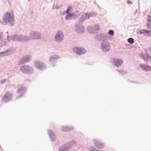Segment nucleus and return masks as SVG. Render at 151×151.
Wrapping results in <instances>:
<instances>
[{"mask_svg":"<svg viewBox=\"0 0 151 151\" xmlns=\"http://www.w3.org/2000/svg\"><path fill=\"white\" fill-rule=\"evenodd\" d=\"M89 151H97V150L95 148L91 147L89 149Z\"/></svg>","mask_w":151,"mask_h":151,"instance_id":"36","label":"nucleus"},{"mask_svg":"<svg viewBox=\"0 0 151 151\" xmlns=\"http://www.w3.org/2000/svg\"><path fill=\"white\" fill-rule=\"evenodd\" d=\"M111 46L109 43L107 41L102 42L101 44V49L104 52L109 51L111 49Z\"/></svg>","mask_w":151,"mask_h":151,"instance_id":"3","label":"nucleus"},{"mask_svg":"<svg viewBox=\"0 0 151 151\" xmlns=\"http://www.w3.org/2000/svg\"><path fill=\"white\" fill-rule=\"evenodd\" d=\"M150 31H151V30H150Z\"/></svg>","mask_w":151,"mask_h":151,"instance_id":"45","label":"nucleus"},{"mask_svg":"<svg viewBox=\"0 0 151 151\" xmlns=\"http://www.w3.org/2000/svg\"><path fill=\"white\" fill-rule=\"evenodd\" d=\"M2 22L4 25L9 24L11 26H13L15 22L14 14L12 12H6L3 17Z\"/></svg>","mask_w":151,"mask_h":151,"instance_id":"1","label":"nucleus"},{"mask_svg":"<svg viewBox=\"0 0 151 151\" xmlns=\"http://www.w3.org/2000/svg\"><path fill=\"white\" fill-rule=\"evenodd\" d=\"M9 35H8L7 36V40L8 41H10V40L9 39Z\"/></svg>","mask_w":151,"mask_h":151,"instance_id":"40","label":"nucleus"},{"mask_svg":"<svg viewBox=\"0 0 151 151\" xmlns=\"http://www.w3.org/2000/svg\"><path fill=\"white\" fill-rule=\"evenodd\" d=\"M73 14H72L70 13H67L65 17V19L66 20H68L69 19L73 17Z\"/></svg>","mask_w":151,"mask_h":151,"instance_id":"28","label":"nucleus"},{"mask_svg":"<svg viewBox=\"0 0 151 151\" xmlns=\"http://www.w3.org/2000/svg\"><path fill=\"white\" fill-rule=\"evenodd\" d=\"M12 53V52L10 51L9 50H7L5 52H0V57L10 55Z\"/></svg>","mask_w":151,"mask_h":151,"instance_id":"23","label":"nucleus"},{"mask_svg":"<svg viewBox=\"0 0 151 151\" xmlns=\"http://www.w3.org/2000/svg\"><path fill=\"white\" fill-rule=\"evenodd\" d=\"M108 34L110 35L111 36H113L114 35V31L112 30H110L108 32Z\"/></svg>","mask_w":151,"mask_h":151,"instance_id":"32","label":"nucleus"},{"mask_svg":"<svg viewBox=\"0 0 151 151\" xmlns=\"http://www.w3.org/2000/svg\"><path fill=\"white\" fill-rule=\"evenodd\" d=\"M70 6H69L68 7V8L67 9L66 12V13L67 14L70 13L69 12L70 11Z\"/></svg>","mask_w":151,"mask_h":151,"instance_id":"37","label":"nucleus"},{"mask_svg":"<svg viewBox=\"0 0 151 151\" xmlns=\"http://www.w3.org/2000/svg\"><path fill=\"white\" fill-rule=\"evenodd\" d=\"M139 32L141 34H144L146 33L148 35H150L151 34V31L150 30H148L145 29L141 30Z\"/></svg>","mask_w":151,"mask_h":151,"instance_id":"26","label":"nucleus"},{"mask_svg":"<svg viewBox=\"0 0 151 151\" xmlns=\"http://www.w3.org/2000/svg\"><path fill=\"white\" fill-rule=\"evenodd\" d=\"M103 41L104 42V40H108L109 38V37L108 34H103Z\"/></svg>","mask_w":151,"mask_h":151,"instance_id":"27","label":"nucleus"},{"mask_svg":"<svg viewBox=\"0 0 151 151\" xmlns=\"http://www.w3.org/2000/svg\"><path fill=\"white\" fill-rule=\"evenodd\" d=\"M12 97V94L11 93L8 91L3 96L2 99L4 102L6 103L11 100Z\"/></svg>","mask_w":151,"mask_h":151,"instance_id":"9","label":"nucleus"},{"mask_svg":"<svg viewBox=\"0 0 151 151\" xmlns=\"http://www.w3.org/2000/svg\"><path fill=\"white\" fill-rule=\"evenodd\" d=\"M19 35H12L10 38L13 41H19Z\"/></svg>","mask_w":151,"mask_h":151,"instance_id":"22","label":"nucleus"},{"mask_svg":"<svg viewBox=\"0 0 151 151\" xmlns=\"http://www.w3.org/2000/svg\"><path fill=\"white\" fill-rule=\"evenodd\" d=\"M147 58L148 59V60L151 61V56L150 55H147Z\"/></svg>","mask_w":151,"mask_h":151,"instance_id":"38","label":"nucleus"},{"mask_svg":"<svg viewBox=\"0 0 151 151\" xmlns=\"http://www.w3.org/2000/svg\"><path fill=\"white\" fill-rule=\"evenodd\" d=\"M88 31L91 33H94L96 31L93 26H89L87 28Z\"/></svg>","mask_w":151,"mask_h":151,"instance_id":"25","label":"nucleus"},{"mask_svg":"<svg viewBox=\"0 0 151 151\" xmlns=\"http://www.w3.org/2000/svg\"><path fill=\"white\" fill-rule=\"evenodd\" d=\"M93 27L95 30L96 32L99 30V27L98 25H95L94 26H93Z\"/></svg>","mask_w":151,"mask_h":151,"instance_id":"33","label":"nucleus"},{"mask_svg":"<svg viewBox=\"0 0 151 151\" xmlns=\"http://www.w3.org/2000/svg\"><path fill=\"white\" fill-rule=\"evenodd\" d=\"M48 134L50 137V138L51 140L54 141L55 139V134L53 132L51 129H49L48 132Z\"/></svg>","mask_w":151,"mask_h":151,"instance_id":"18","label":"nucleus"},{"mask_svg":"<svg viewBox=\"0 0 151 151\" xmlns=\"http://www.w3.org/2000/svg\"><path fill=\"white\" fill-rule=\"evenodd\" d=\"M7 81V79H2L0 81V83L1 84H2L5 83Z\"/></svg>","mask_w":151,"mask_h":151,"instance_id":"34","label":"nucleus"},{"mask_svg":"<svg viewBox=\"0 0 151 151\" xmlns=\"http://www.w3.org/2000/svg\"><path fill=\"white\" fill-rule=\"evenodd\" d=\"M64 38V35L63 32L58 31L55 35V40L56 42L59 43L62 42Z\"/></svg>","mask_w":151,"mask_h":151,"instance_id":"4","label":"nucleus"},{"mask_svg":"<svg viewBox=\"0 0 151 151\" xmlns=\"http://www.w3.org/2000/svg\"><path fill=\"white\" fill-rule=\"evenodd\" d=\"M28 1H30V0H28Z\"/></svg>","mask_w":151,"mask_h":151,"instance_id":"44","label":"nucleus"},{"mask_svg":"<svg viewBox=\"0 0 151 151\" xmlns=\"http://www.w3.org/2000/svg\"><path fill=\"white\" fill-rule=\"evenodd\" d=\"M95 146L99 149H102L104 147V144L100 142L98 140L96 139H94L93 140Z\"/></svg>","mask_w":151,"mask_h":151,"instance_id":"14","label":"nucleus"},{"mask_svg":"<svg viewBox=\"0 0 151 151\" xmlns=\"http://www.w3.org/2000/svg\"><path fill=\"white\" fill-rule=\"evenodd\" d=\"M147 20L148 21L147 26L148 28L149 29L151 26V16L150 15H148Z\"/></svg>","mask_w":151,"mask_h":151,"instance_id":"24","label":"nucleus"},{"mask_svg":"<svg viewBox=\"0 0 151 151\" xmlns=\"http://www.w3.org/2000/svg\"><path fill=\"white\" fill-rule=\"evenodd\" d=\"M89 18V17L88 16V13H86L83 14L81 15L79 18V21L81 22L84 21L85 19H87Z\"/></svg>","mask_w":151,"mask_h":151,"instance_id":"20","label":"nucleus"},{"mask_svg":"<svg viewBox=\"0 0 151 151\" xmlns=\"http://www.w3.org/2000/svg\"><path fill=\"white\" fill-rule=\"evenodd\" d=\"M34 65L38 69L43 70L46 69L45 64L43 62L39 61H36L34 62Z\"/></svg>","mask_w":151,"mask_h":151,"instance_id":"7","label":"nucleus"},{"mask_svg":"<svg viewBox=\"0 0 151 151\" xmlns=\"http://www.w3.org/2000/svg\"><path fill=\"white\" fill-rule=\"evenodd\" d=\"M26 89L24 87L22 86L18 88L17 91V92L19 95L17 97V98H19L22 96L25 93Z\"/></svg>","mask_w":151,"mask_h":151,"instance_id":"10","label":"nucleus"},{"mask_svg":"<svg viewBox=\"0 0 151 151\" xmlns=\"http://www.w3.org/2000/svg\"><path fill=\"white\" fill-rule=\"evenodd\" d=\"M74 143V141L73 140L67 144L64 145L60 148L59 151H68L70 147L72 146V145Z\"/></svg>","mask_w":151,"mask_h":151,"instance_id":"8","label":"nucleus"},{"mask_svg":"<svg viewBox=\"0 0 151 151\" xmlns=\"http://www.w3.org/2000/svg\"><path fill=\"white\" fill-rule=\"evenodd\" d=\"M32 58V56L29 55H27L25 56L21 59L20 61L21 64H24L29 61Z\"/></svg>","mask_w":151,"mask_h":151,"instance_id":"15","label":"nucleus"},{"mask_svg":"<svg viewBox=\"0 0 151 151\" xmlns=\"http://www.w3.org/2000/svg\"><path fill=\"white\" fill-rule=\"evenodd\" d=\"M20 70L23 73L27 74H31L34 71L33 68L29 65L21 66L20 67Z\"/></svg>","mask_w":151,"mask_h":151,"instance_id":"2","label":"nucleus"},{"mask_svg":"<svg viewBox=\"0 0 151 151\" xmlns=\"http://www.w3.org/2000/svg\"><path fill=\"white\" fill-rule=\"evenodd\" d=\"M140 55L141 56V57H142V58L144 59V56L143 55H142L141 54V55Z\"/></svg>","mask_w":151,"mask_h":151,"instance_id":"41","label":"nucleus"},{"mask_svg":"<svg viewBox=\"0 0 151 151\" xmlns=\"http://www.w3.org/2000/svg\"><path fill=\"white\" fill-rule=\"evenodd\" d=\"M19 42H27L30 40L29 37H27L24 35H19Z\"/></svg>","mask_w":151,"mask_h":151,"instance_id":"17","label":"nucleus"},{"mask_svg":"<svg viewBox=\"0 0 151 151\" xmlns=\"http://www.w3.org/2000/svg\"><path fill=\"white\" fill-rule=\"evenodd\" d=\"M60 58V56L57 55H52L49 59V63L52 65L53 67H54L56 65V62Z\"/></svg>","mask_w":151,"mask_h":151,"instance_id":"6","label":"nucleus"},{"mask_svg":"<svg viewBox=\"0 0 151 151\" xmlns=\"http://www.w3.org/2000/svg\"><path fill=\"white\" fill-rule=\"evenodd\" d=\"M0 40L1 41L3 40V34L1 32H0Z\"/></svg>","mask_w":151,"mask_h":151,"instance_id":"35","label":"nucleus"},{"mask_svg":"<svg viewBox=\"0 0 151 151\" xmlns=\"http://www.w3.org/2000/svg\"><path fill=\"white\" fill-rule=\"evenodd\" d=\"M72 50L75 53L78 55L85 54L86 52V49L81 47H74Z\"/></svg>","mask_w":151,"mask_h":151,"instance_id":"5","label":"nucleus"},{"mask_svg":"<svg viewBox=\"0 0 151 151\" xmlns=\"http://www.w3.org/2000/svg\"><path fill=\"white\" fill-rule=\"evenodd\" d=\"M65 13H66V12H63V15H64V14Z\"/></svg>","mask_w":151,"mask_h":151,"instance_id":"42","label":"nucleus"},{"mask_svg":"<svg viewBox=\"0 0 151 151\" xmlns=\"http://www.w3.org/2000/svg\"><path fill=\"white\" fill-rule=\"evenodd\" d=\"M127 41L130 44H132L134 42V40L133 38H129L128 39Z\"/></svg>","mask_w":151,"mask_h":151,"instance_id":"31","label":"nucleus"},{"mask_svg":"<svg viewBox=\"0 0 151 151\" xmlns=\"http://www.w3.org/2000/svg\"><path fill=\"white\" fill-rule=\"evenodd\" d=\"M103 34H99L97 35H96L94 37V38L97 41H103Z\"/></svg>","mask_w":151,"mask_h":151,"instance_id":"21","label":"nucleus"},{"mask_svg":"<svg viewBox=\"0 0 151 151\" xmlns=\"http://www.w3.org/2000/svg\"><path fill=\"white\" fill-rule=\"evenodd\" d=\"M6 33H8V32H7Z\"/></svg>","mask_w":151,"mask_h":151,"instance_id":"43","label":"nucleus"},{"mask_svg":"<svg viewBox=\"0 0 151 151\" xmlns=\"http://www.w3.org/2000/svg\"><path fill=\"white\" fill-rule=\"evenodd\" d=\"M139 66L144 71L147 72L150 71L151 70V67L145 64H140Z\"/></svg>","mask_w":151,"mask_h":151,"instance_id":"16","label":"nucleus"},{"mask_svg":"<svg viewBox=\"0 0 151 151\" xmlns=\"http://www.w3.org/2000/svg\"><path fill=\"white\" fill-rule=\"evenodd\" d=\"M29 37L32 39H39L40 38V33L38 32H36L34 31L31 32L29 34Z\"/></svg>","mask_w":151,"mask_h":151,"instance_id":"13","label":"nucleus"},{"mask_svg":"<svg viewBox=\"0 0 151 151\" xmlns=\"http://www.w3.org/2000/svg\"><path fill=\"white\" fill-rule=\"evenodd\" d=\"M96 15V14L94 12H90L89 14H88V16L89 18L90 17L95 16Z\"/></svg>","mask_w":151,"mask_h":151,"instance_id":"30","label":"nucleus"},{"mask_svg":"<svg viewBox=\"0 0 151 151\" xmlns=\"http://www.w3.org/2000/svg\"><path fill=\"white\" fill-rule=\"evenodd\" d=\"M76 31L78 34H83L84 31V26L81 24H76L75 26Z\"/></svg>","mask_w":151,"mask_h":151,"instance_id":"12","label":"nucleus"},{"mask_svg":"<svg viewBox=\"0 0 151 151\" xmlns=\"http://www.w3.org/2000/svg\"><path fill=\"white\" fill-rule=\"evenodd\" d=\"M73 127L71 126L69 127H66L64 126H63L61 127V129L63 131H69L72 130Z\"/></svg>","mask_w":151,"mask_h":151,"instance_id":"19","label":"nucleus"},{"mask_svg":"<svg viewBox=\"0 0 151 151\" xmlns=\"http://www.w3.org/2000/svg\"><path fill=\"white\" fill-rule=\"evenodd\" d=\"M112 60V64L114 66L117 67L120 66L123 63L122 60L120 59H113Z\"/></svg>","mask_w":151,"mask_h":151,"instance_id":"11","label":"nucleus"},{"mask_svg":"<svg viewBox=\"0 0 151 151\" xmlns=\"http://www.w3.org/2000/svg\"><path fill=\"white\" fill-rule=\"evenodd\" d=\"M127 3L129 4H131L132 2L129 0H127Z\"/></svg>","mask_w":151,"mask_h":151,"instance_id":"39","label":"nucleus"},{"mask_svg":"<svg viewBox=\"0 0 151 151\" xmlns=\"http://www.w3.org/2000/svg\"><path fill=\"white\" fill-rule=\"evenodd\" d=\"M116 70L119 72V74L120 75H123L126 73V71L124 70L117 69Z\"/></svg>","mask_w":151,"mask_h":151,"instance_id":"29","label":"nucleus"}]
</instances>
